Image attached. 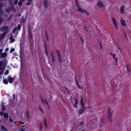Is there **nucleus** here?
Returning <instances> with one entry per match:
<instances>
[{
	"mask_svg": "<svg viewBox=\"0 0 131 131\" xmlns=\"http://www.w3.org/2000/svg\"><path fill=\"white\" fill-rule=\"evenodd\" d=\"M83 97H82L81 99L80 103L81 105L82 108L80 109L78 111V114H82V112H84L85 110L87 109L86 107L84 106V104L83 102Z\"/></svg>",
	"mask_w": 131,
	"mask_h": 131,
	"instance_id": "f257e3e1",
	"label": "nucleus"
},
{
	"mask_svg": "<svg viewBox=\"0 0 131 131\" xmlns=\"http://www.w3.org/2000/svg\"><path fill=\"white\" fill-rule=\"evenodd\" d=\"M107 5V3L105 1L98 2L96 4L97 6L99 7H104Z\"/></svg>",
	"mask_w": 131,
	"mask_h": 131,
	"instance_id": "f03ea898",
	"label": "nucleus"
},
{
	"mask_svg": "<svg viewBox=\"0 0 131 131\" xmlns=\"http://www.w3.org/2000/svg\"><path fill=\"white\" fill-rule=\"evenodd\" d=\"M51 63L52 64H54L55 62V57L54 55L53 52V51H51Z\"/></svg>",
	"mask_w": 131,
	"mask_h": 131,
	"instance_id": "7ed1b4c3",
	"label": "nucleus"
},
{
	"mask_svg": "<svg viewBox=\"0 0 131 131\" xmlns=\"http://www.w3.org/2000/svg\"><path fill=\"white\" fill-rule=\"evenodd\" d=\"M78 12H81L82 13H85L86 15L88 16L89 15V13L85 9H78L77 10Z\"/></svg>",
	"mask_w": 131,
	"mask_h": 131,
	"instance_id": "20e7f679",
	"label": "nucleus"
},
{
	"mask_svg": "<svg viewBox=\"0 0 131 131\" xmlns=\"http://www.w3.org/2000/svg\"><path fill=\"white\" fill-rule=\"evenodd\" d=\"M40 98L41 100V101L42 103L46 104L47 105H48V102H47V100L45 98H43V97L42 96H40Z\"/></svg>",
	"mask_w": 131,
	"mask_h": 131,
	"instance_id": "39448f33",
	"label": "nucleus"
},
{
	"mask_svg": "<svg viewBox=\"0 0 131 131\" xmlns=\"http://www.w3.org/2000/svg\"><path fill=\"white\" fill-rule=\"evenodd\" d=\"M9 27L7 26H4L1 29V31L2 32H7Z\"/></svg>",
	"mask_w": 131,
	"mask_h": 131,
	"instance_id": "423d86ee",
	"label": "nucleus"
},
{
	"mask_svg": "<svg viewBox=\"0 0 131 131\" xmlns=\"http://www.w3.org/2000/svg\"><path fill=\"white\" fill-rule=\"evenodd\" d=\"M56 51L57 54L59 61V62H61L62 60L61 58L60 52L59 50H57Z\"/></svg>",
	"mask_w": 131,
	"mask_h": 131,
	"instance_id": "0eeeda50",
	"label": "nucleus"
},
{
	"mask_svg": "<svg viewBox=\"0 0 131 131\" xmlns=\"http://www.w3.org/2000/svg\"><path fill=\"white\" fill-rule=\"evenodd\" d=\"M5 69V67L3 66H0V75H2Z\"/></svg>",
	"mask_w": 131,
	"mask_h": 131,
	"instance_id": "6e6552de",
	"label": "nucleus"
},
{
	"mask_svg": "<svg viewBox=\"0 0 131 131\" xmlns=\"http://www.w3.org/2000/svg\"><path fill=\"white\" fill-rule=\"evenodd\" d=\"M112 19L113 24L114 25L116 29H117L118 28V26L117 25L116 22L115 20L114 17L112 18Z\"/></svg>",
	"mask_w": 131,
	"mask_h": 131,
	"instance_id": "1a4fd4ad",
	"label": "nucleus"
},
{
	"mask_svg": "<svg viewBox=\"0 0 131 131\" xmlns=\"http://www.w3.org/2000/svg\"><path fill=\"white\" fill-rule=\"evenodd\" d=\"M7 33V32H4L2 34H1L0 36V39L1 40H2L4 39L5 36Z\"/></svg>",
	"mask_w": 131,
	"mask_h": 131,
	"instance_id": "9d476101",
	"label": "nucleus"
},
{
	"mask_svg": "<svg viewBox=\"0 0 131 131\" xmlns=\"http://www.w3.org/2000/svg\"><path fill=\"white\" fill-rule=\"evenodd\" d=\"M75 100V97H74L73 98ZM75 102L74 104L73 103V105L74 107L76 108L77 107V105L78 103V99H76V98H75Z\"/></svg>",
	"mask_w": 131,
	"mask_h": 131,
	"instance_id": "9b49d317",
	"label": "nucleus"
},
{
	"mask_svg": "<svg viewBox=\"0 0 131 131\" xmlns=\"http://www.w3.org/2000/svg\"><path fill=\"white\" fill-rule=\"evenodd\" d=\"M0 55V57L1 58H4L6 57L7 55V53L6 52H3Z\"/></svg>",
	"mask_w": 131,
	"mask_h": 131,
	"instance_id": "f8f14e48",
	"label": "nucleus"
},
{
	"mask_svg": "<svg viewBox=\"0 0 131 131\" xmlns=\"http://www.w3.org/2000/svg\"><path fill=\"white\" fill-rule=\"evenodd\" d=\"M49 5V4L47 1H44L43 3V5L44 6V7L47 8Z\"/></svg>",
	"mask_w": 131,
	"mask_h": 131,
	"instance_id": "ddd939ff",
	"label": "nucleus"
},
{
	"mask_svg": "<svg viewBox=\"0 0 131 131\" xmlns=\"http://www.w3.org/2000/svg\"><path fill=\"white\" fill-rule=\"evenodd\" d=\"M0 125L1 126V128L2 130H0V131H7V129L3 125L0 124Z\"/></svg>",
	"mask_w": 131,
	"mask_h": 131,
	"instance_id": "4468645a",
	"label": "nucleus"
},
{
	"mask_svg": "<svg viewBox=\"0 0 131 131\" xmlns=\"http://www.w3.org/2000/svg\"><path fill=\"white\" fill-rule=\"evenodd\" d=\"M8 81L10 83H11L12 82L13 80V78L11 77L10 76H9L8 77Z\"/></svg>",
	"mask_w": 131,
	"mask_h": 131,
	"instance_id": "2eb2a0df",
	"label": "nucleus"
},
{
	"mask_svg": "<svg viewBox=\"0 0 131 131\" xmlns=\"http://www.w3.org/2000/svg\"><path fill=\"white\" fill-rule=\"evenodd\" d=\"M121 22L122 25L124 26H126V22L124 20L121 19Z\"/></svg>",
	"mask_w": 131,
	"mask_h": 131,
	"instance_id": "dca6fc26",
	"label": "nucleus"
},
{
	"mask_svg": "<svg viewBox=\"0 0 131 131\" xmlns=\"http://www.w3.org/2000/svg\"><path fill=\"white\" fill-rule=\"evenodd\" d=\"M107 113L108 114V116H112V113L111 111V109L110 108H108Z\"/></svg>",
	"mask_w": 131,
	"mask_h": 131,
	"instance_id": "f3484780",
	"label": "nucleus"
},
{
	"mask_svg": "<svg viewBox=\"0 0 131 131\" xmlns=\"http://www.w3.org/2000/svg\"><path fill=\"white\" fill-rule=\"evenodd\" d=\"M9 39L10 40V43L13 42L15 41V39L13 36H11L9 38Z\"/></svg>",
	"mask_w": 131,
	"mask_h": 131,
	"instance_id": "a211bd4d",
	"label": "nucleus"
},
{
	"mask_svg": "<svg viewBox=\"0 0 131 131\" xmlns=\"http://www.w3.org/2000/svg\"><path fill=\"white\" fill-rule=\"evenodd\" d=\"M75 5L78 7H80V5L79 4L78 0H75Z\"/></svg>",
	"mask_w": 131,
	"mask_h": 131,
	"instance_id": "6ab92c4d",
	"label": "nucleus"
},
{
	"mask_svg": "<svg viewBox=\"0 0 131 131\" xmlns=\"http://www.w3.org/2000/svg\"><path fill=\"white\" fill-rule=\"evenodd\" d=\"M12 9H13V11H16L15 9H6V12L7 13L9 12Z\"/></svg>",
	"mask_w": 131,
	"mask_h": 131,
	"instance_id": "aec40b11",
	"label": "nucleus"
},
{
	"mask_svg": "<svg viewBox=\"0 0 131 131\" xmlns=\"http://www.w3.org/2000/svg\"><path fill=\"white\" fill-rule=\"evenodd\" d=\"M75 82L76 83V84L77 85L78 87L80 89H82V87L81 86H80V85H79V84L78 83L77 81V80L76 79L75 80Z\"/></svg>",
	"mask_w": 131,
	"mask_h": 131,
	"instance_id": "412c9836",
	"label": "nucleus"
},
{
	"mask_svg": "<svg viewBox=\"0 0 131 131\" xmlns=\"http://www.w3.org/2000/svg\"><path fill=\"white\" fill-rule=\"evenodd\" d=\"M3 115L6 118L8 117V113H3Z\"/></svg>",
	"mask_w": 131,
	"mask_h": 131,
	"instance_id": "4be33fe9",
	"label": "nucleus"
},
{
	"mask_svg": "<svg viewBox=\"0 0 131 131\" xmlns=\"http://www.w3.org/2000/svg\"><path fill=\"white\" fill-rule=\"evenodd\" d=\"M45 53L46 55L47 56H48L47 52V46L46 45L45 46Z\"/></svg>",
	"mask_w": 131,
	"mask_h": 131,
	"instance_id": "5701e85b",
	"label": "nucleus"
},
{
	"mask_svg": "<svg viewBox=\"0 0 131 131\" xmlns=\"http://www.w3.org/2000/svg\"><path fill=\"white\" fill-rule=\"evenodd\" d=\"M3 83L5 84H7L8 83V81L6 79H4L3 80Z\"/></svg>",
	"mask_w": 131,
	"mask_h": 131,
	"instance_id": "b1692460",
	"label": "nucleus"
},
{
	"mask_svg": "<svg viewBox=\"0 0 131 131\" xmlns=\"http://www.w3.org/2000/svg\"><path fill=\"white\" fill-rule=\"evenodd\" d=\"M38 108L39 110L42 113H43V111L41 108V107L40 106H38Z\"/></svg>",
	"mask_w": 131,
	"mask_h": 131,
	"instance_id": "393cba45",
	"label": "nucleus"
},
{
	"mask_svg": "<svg viewBox=\"0 0 131 131\" xmlns=\"http://www.w3.org/2000/svg\"><path fill=\"white\" fill-rule=\"evenodd\" d=\"M26 113L27 118H29L30 117V116L29 114V113L28 111H27Z\"/></svg>",
	"mask_w": 131,
	"mask_h": 131,
	"instance_id": "a878e982",
	"label": "nucleus"
},
{
	"mask_svg": "<svg viewBox=\"0 0 131 131\" xmlns=\"http://www.w3.org/2000/svg\"><path fill=\"white\" fill-rule=\"evenodd\" d=\"M108 121L110 122H111L112 121V116H108Z\"/></svg>",
	"mask_w": 131,
	"mask_h": 131,
	"instance_id": "bb28decb",
	"label": "nucleus"
},
{
	"mask_svg": "<svg viewBox=\"0 0 131 131\" xmlns=\"http://www.w3.org/2000/svg\"><path fill=\"white\" fill-rule=\"evenodd\" d=\"M2 1L3 0L1 1L0 0V8L2 7L3 5V3L2 2Z\"/></svg>",
	"mask_w": 131,
	"mask_h": 131,
	"instance_id": "cd10ccee",
	"label": "nucleus"
},
{
	"mask_svg": "<svg viewBox=\"0 0 131 131\" xmlns=\"http://www.w3.org/2000/svg\"><path fill=\"white\" fill-rule=\"evenodd\" d=\"M32 0H28V2H27V4L26 5H29L30 4H31V2L32 1Z\"/></svg>",
	"mask_w": 131,
	"mask_h": 131,
	"instance_id": "c85d7f7f",
	"label": "nucleus"
},
{
	"mask_svg": "<svg viewBox=\"0 0 131 131\" xmlns=\"http://www.w3.org/2000/svg\"><path fill=\"white\" fill-rule=\"evenodd\" d=\"M117 48H118V49L119 50V51H120L121 52H122V48H121V47H120L119 46H118V47H117Z\"/></svg>",
	"mask_w": 131,
	"mask_h": 131,
	"instance_id": "c756f323",
	"label": "nucleus"
},
{
	"mask_svg": "<svg viewBox=\"0 0 131 131\" xmlns=\"http://www.w3.org/2000/svg\"><path fill=\"white\" fill-rule=\"evenodd\" d=\"M28 32L29 34H30L31 33V29L29 27H28Z\"/></svg>",
	"mask_w": 131,
	"mask_h": 131,
	"instance_id": "7c9ffc66",
	"label": "nucleus"
},
{
	"mask_svg": "<svg viewBox=\"0 0 131 131\" xmlns=\"http://www.w3.org/2000/svg\"><path fill=\"white\" fill-rule=\"evenodd\" d=\"M9 73V71L8 70H7L4 73V74L5 75H7Z\"/></svg>",
	"mask_w": 131,
	"mask_h": 131,
	"instance_id": "2f4dec72",
	"label": "nucleus"
},
{
	"mask_svg": "<svg viewBox=\"0 0 131 131\" xmlns=\"http://www.w3.org/2000/svg\"><path fill=\"white\" fill-rule=\"evenodd\" d=\"M1 106L2 107V109L3 111H4L5 109V106L2 105V104H1Z\"/></svg>",
	"mask_w": 131,
	"mask_h": 131,
	"instance_id": "473e14b6",
	"label": "nucleus"
},
{
	"mask_svg": "<svg viewBox=\"0 0 131 131\" xmlns=\"http://www.w3.org/2000/svg\"><path fill=\"white\" fill-rule=\"evenodd\" d=\"M3 13V12L2 9H0V16L2 15Z\"/></svg>",
	"mask_w": 131,
	"mask_h": 131,
	"instance_id": "72a5a7b5",
	"label": "nucleus"
},
{
	"mask_svg": "<svg viewBox=\"0 0 131 131\" xmlns=\"http://www.w3.org/2000/svg\"><path fill=\"white\" fill-rule=\"evenodd\" d=\"M42 129V124H40V125L39 129L40 130H41Z\"/></svg>",
	"mask_w": 131,
	"mask_h": 131,
	"instance_id": "f704fd0d",
	"label": "nucleus"
},
{
	"mask_svg": "<svg viewBox=\"0 0 131 131\" xmlns=\"http://www.w3.org/2000/svg\"><path fill=\"white\" fill-rule=\"evenodd\" d=\"M15 50V49L13 48H12L10 51V53H12Z\"/></svg>",
	"mask_w": 131,
	"mask_h": 131,
	"instance_id": "c9c22d12",
	"label": "nucleus"
},
{
	"mask_svg": "<svg viewBox=\"0 0 131 131\" xmlns=\"http://www.w3.org/2000/svg\"><path fill=\"white\" fill-rule=\"evenodd\" d=\"M121 11L120 13L121 14H123L124 12V9H120Z\"/></svg>",
	"mask_w": 131,
	"mask_h": 131,
	"instance_id": "e433bc0d",
	"label": "nucleus"
},
{
	"mask_svg": "<svg viewBox=\"0 0 131 131\" xmlns=\"http://www.w3.org/2000/svg\"><path fill=\"white\" fill-rule=\"evenodd\" d=\"M17 27H15L14 28L13 30V32L14 33L16 30L17 29Z\"/></svg>",
	"mask_w": 131,
	"mask_h": 131,
	"instance_id": "4c0bfd02",
	"label": "nucleus"
},
{
	"mask_svg": "<svg viewBox=\"0 0 131 131\" xmlns=\"http://www.w3.org/2000/svg\"><path fill=\"white\" fill-rule=\"evenodd\" d=\"M115 54H113V58L115 60H117V58H116L115 57Z\"/></svg>",
	"mask_w": 131,
	"mask_h": 131,
	"instance_id": "58836bf2",
	"label": "nucleus"
},
{
	"mask_svg": "<svg viewBox=\"0 0 131 131\" xmlns=\"http://www.w3.org/2000/svg\"><path fill=\"white\" fill-rule=\"evenodd\" d=\"M3 61L0 60V66H3L2 65L3 64Z\"/></svg>",
	"mask_w": 131,
	"mask_h": 131,
	"instance_id": "ea45409f",
	"label": "nucleus"
},
{
	"mask_svg": "<svg viewBox=\"0 0 131 131\" xmlns=\"http://www.w3.org/2000/svg\"><path fill=\"white\" fill-rule=\"evenodd\" d=\"M46 38H47V40H49V38H48V35H47V33L46 32Z\"/></svg>",
	"mask_w": 131,
	"mask_h": 131,
	"instance_id": "a19ab883",
	"label": "nucleus"
},
{
	"mask_svg": "<svg viewBox=\"0 0 131 131\" xmlns=\"http://www.w3.org/2000/svg\"><path fill=\"white\" fill-rule=\"evenodd\" d=\"M18 2V0H15L14 2V4L16 5L17 4Z\"/></svg>",
	"mask_w": 131,
	"mask_h": 131,
	"instance_id": "79ce46f5",
	"label": "nucleus"
},
{
	"mask_svg": "<svg viewBox=\"0 0 131 131\" xmlns=\"http://www.w3.org/2000/svg\"><path fill=\"white\" fill-rule=\"evenodd\" d=\"M21 27L20 25H18L17 26V29L18 30H19L20 29Z\"/></svg>",
	"mask_w": 131,
	"mask_h": 131,
	"instance_id": "37998d69",
	"label": "nucleus"
},
{
	"mask_svg": "<svg viewBox=\"0 0 131 131\" xmlns=\"http://www.w3.org/2000/svg\"><path fill=\"white\" fill-rule=\"evenodd\" d=\"M3 20V19L1 16H0V24L1 23L2 21Z\"/></svg>",
	"mask_w": 131,
	"mask_h": 131,
	"instance_id": "c03bdc74",
	"label": "nucleus"
},
{
	"mask_svg": "<svg viewBox=\"0 0 131 131\" xmlns=\"http://www.w3.org/2000/svg\"><path fill=\"white\" fill-rule=\"evenodd\" d=\"M100 121L102 123H103L104 122V120L103 119L101 118L100 119Z\"/></svg>",
	"mask_w": 131,
	"mask_h": 131,
	"instance_id": "a18cd8bd",
	"label": "nucleus"
},
{
	"mask_svg": "<svg viewBox=\"0 0 131 131\" xmlns=\"http://www.w3.org/2000/svg\"><path fill=\"white\" fill-rule=\"evenodd\" d=\"M44 125L46 127H47V125L46 122L44 123Z\"/></svg>",
	"mask_w": 131,
	"mask_h": 131,
	"instance_id": "49530a36",
	"label": "nucleus"
},
{
	"mask_svg": "<svg viewBox=\"0 0 131 131\" xmlns=\"http://www.w3.org/2000/svg\"><path fill=\"white\" fill-rule=\"evenodd\" d=\"M3 49H0V55L2 53V52L3 51Z\"/></svg>",
	"mask_w": 131,
	"mask_h": 131,
	"instance_id": "de8ad7c7",
	"label": "nucleus"
},
{
	"mask_svg": "<svg viewBox=\"0 0 131 131\" xmlns=\"http://www.w3.org/2000/svg\"><path fill=\"white\" fill-rule=\"evenodd\" d=\"M10 121L11 122H13V121L12 119L11 118V117H9Z\"/></svg>",
	"mask_w": 131,
	"mask_h": 131,
	"instance_id": "09e8293b",
	"label": "nucleus"
},
{
	"mask_svg": "<svg viewBox=\"0 0 131 131\" xmlns=\"http://www.w3.org/2000/svg\"><path fill=\"white\" fill-rule=\"evenodd\" d=\"M22 4V3L21 2H19L18 3V4L20 6Z\"/></svg>",
	"mask_w": 131,
	"mask_h": 131,
	"instance_id": "8fccbe9b",
	"label": "nucleus"
},
{
	"mask_svg": "<svg viewBox=\"0 0 131 131\" xmlns=\"http://www.w3.org/2000/svg\"><path fill=\"white\" fill-rule=\"evenodd\" d=\"M125 6L124 5H122L120 7V8H124Z\"/></svg>",
	"mask_w": 131,
	"mask_h": 131,
	"instance_id": "3c124183",
	"label": "nucleus"
},
{
	"mask_svg": "<svg viewBox=\"0 0 131 131\" xmlns=\"http://www.w3.org/2000/svg\"><path fill=\"white\" fill-rule=\"evenodd\" d=\"M83 29L85 30L86 31H87V29L86 28V27H83Z\"/></svg>",
	"mask_w": 131,
	"mask_h": 131,
	"instance_id": "603ef678",
	"label": "nucleus"
},
{
	"mask_svg": "<svg viewBox=\"0 0 131 131\" xmlns=\"http://www.w3.org/2000/svg\"><path fill=\"white\" fill-rule=\"evenodd\" d=\"M20 131H25L24 129L21 128Z\"/></svg>",
	"mask_w": 131,
	"mask_h": 131,
	"instance_id": "864d4df0",
	"label": "nucleus"
},
{
	"mask_svg": "<svg viewBox=\"0 0 131 131\" xmlns=\"http://www.w3.org/2000/svg\"><path fill=\"white\" fill-rule=\"evenodd\" d=\"M8 50V48H7L5 50V51H7Z\"/></svg>",
	"mask_w": 131,
	"mask_h": 131,
	"instance_id": "5fc2aeb1",
	"label": "nucleus"
},
{
	"mask_svg": "<svg viewBox=\"0 0 131 131\" xmlns=\"http://www.w3.org/2000/svg\"><path fill=\"white\" fill-rule=\"evenodd\" d=\"M44 123L46 122V120L45 118H44Z\"/></svg>",
	"mask_w": 131,
	"mask_h": 131,
	"instance_id": "6e6d98bb",
	"label": "nucleus"
},
{
	"mask_svg": "<svg viewBox=\"0 0 131 131\" xmlns=\"http://www.w3.org/2000/svg\"><path fill=\"white\" fill-rule=\"evenodd\" d=\"M22 20V21H24V20H25L24 19V17L23 16L22 17V19H21Z\"/></svg>",
	"mask_w": 131,
	"mask_h": 131,
	"instance_id": "4d7b16f0",
	"label": "nucleus"
},
{
	"mask_svg": "<svg viewBox=\"0 0 131 131\" xmlns=\"http://www.w3.org/2000/svg\"><path fill=\"white\" fill-rule=\"evenodd\" d=\"M83 122H82L80 123V125H82L83 124Z\"/></svg>",
	"mask_w": 131,
	"mask_h": 131,
	"instance_id": "13d9d810",
	"label": "nucleus"
},
{
	"mask_svg": "<svg viewBox=\"0 0 131 131\" xmlns=\"http://www.w3.org/2000/svg\"><path fill=\"white\" fill-rule=\"evenodd\" d=\"M127 71H128L129 72H130V69L127 68Z\"/></svg>",
	"mask_w": 131,
	"mask_h": 131,
	"instance_id": "bf43d9fd",
	"label": "nucleus"
},
{
	"mask_svg": "<svg viewBox=\"0 0 131 131\" xmlns=\"http://www.w3.org/2000/svg\"><path fill=\"white\" fill-rule=\"evenodd\" d=\"M115 60V63H116V64L117 65V60Z\"/></svg>",
	"mask_w": 131,
	"mask_h": 131,
	"instance_id": "052dcab7",
	"label": "nucleus"
},
{
	"mask_svg": "<svg viewBox=\"0 0 131 131\" xmlns=\"http://www.w3.org/2000/svg\"><path fill=\"white\" fill-rule=\"evenodd\" d=\"M15 95L14 94L13 95V99H14V100L15 99Z\"/></svg>",
	"mask_w": 131,
	"mask_h": 131,
	"instance_id": "680f3d73",
	"label": "nucleus"
},
{
	"mask_svg": "<svg viewBox=\"0 0 131 131\" xmlns=\"http://www.w3.org/2000/svg\"><path fill=\"white\" fill-rule=\"evenodd\" d=\"M19 122H20V123H21V124H24V123H23V122H21V121H19Z\"/></svg>",
	"mask_w": 131,
	"mask_h": 131,
	"instance_id": "e2e57ef3",
	"label": "nucleus"
},
{
	"mask_svg": "<svg viewBox=\"0 0 131 131\" xmlns=\"http://www.w3.org/2000/svg\"><path fill=\"white\" fill-rule=\"evenodd\" d=\"M12 18V17H9L8 18V19L7 20H9V19H11Z\"/></svg>",
	"mask_w": 131,
	"mask_h": 131,
	"instance_id": "0e129e2a",
	"label": "nucleus"
},
{
	"mask_svg": "<svg viewBox=\"0 0 131 131\" xmlns=\"http://www.w3.org/2000/svg\"><path fill=\"white\" fill-rule=\"evenodd\" d=\"M9 4H10V5H12L13 4V3L12 2H10L9 3Z\"/></svg>",
	"mask_w": 131,
	"mask_h": 131,
	"instance_id": "69168bd1",
	"label": "nucleus"
},
{
	"mask_svg": "<svg viewBox=\"0 0 131 131\" xmlns=\"http://www.w3.org/2000/svg\"><path fill=\"white\" fill-rule=\"evenodd\" d=\"M20 1H21L22 2H24L25 1V0H19Z\"/></svg>",
	"mask_w": 131,
	"mask_h": 131,
	"instance_id": "338daca9",
	"label": "nucleus"
},
{
	"mask_svg": "<svg viewBox=\"0 0 131 131\" xmlns=\"http://www.w3.org/2000/svg\"><path fill=\"white\" fill-rule=\"evenodd\" d=\"M65 89L67 91H68L67 88L66 87H65Z\"/></svg>",
	"mask_w": 131,
	"mask_h": 131,
	"instance_id": "774afa93",
	"label": "nucleus"
}]
</instances>
